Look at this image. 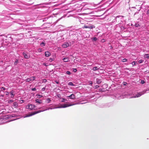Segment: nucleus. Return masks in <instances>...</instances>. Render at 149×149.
<instances>
[{"label": "nucleus", "instance_id": "nucleus-22", "mask_svg": "<svg viewBox=\"0 0 149 149\" xmlns=\"http://www.w3.org/2000/svg\"><path fill=\"white\" fill-rule=\"evenodd\" d=\"M36 95L37 96H38L39 97H40V98L42 97V95L39 94H37Z\"/></svg>", "mask_w": 149, "mask_h": 149}, {"label": "nucleus", "instance_id": "nucleus-9", "mask_svg": "<svg viewBox=\"0 0 149 149\" xmlns=\"http://www.w3.org/2000/svg\"><path fill=\"white\" fill-rule=\"evenodd\" d=\"M36 103H38L39 104H41L42 103V101L39 99H37L35 100Z\"/></svg>", "mask_w": 149, "mask_h": 149}, {"label": "nucleus", "instance_id": "nucleus-46", "mask_svg": "<svg viewBox=\"0 0 149 149\" xmlns=\"http://www.w3.org/2000/svg\"><path fill=\"white\" fill-rule=\"evenodd\" d=\"M21 101H22V102H21V103L23 102V100H22Z\"/></svg>", "mask_w": 149, "mask_h": 149}, {"label": "nucleus", "instance_id": "nucleus-16", "mask_svg": "<svg viewBox=\"0 0 149 149\" xmlns=\"http://www.w3.org/2000/svg\"><path fill=\"white\" fill-rule=\"evenodd\" d=\"M99 69V68H98L97 67H93V71H96V70H98Z\"/></svg>", "mask_w": 149, "mask_h": 149}, {"label": "nucleus", "instance_id": "nucleus-35", "mask_svg": "<svg viewBox=\"0 0 149 149\" xmlns=\"http://www.w3.org/2000/svg\"><path fill=\"white\" fill-rule=\"evenodd\" d=\"M141 83L142 84H144L145 83V82L143 80H141Z\"/></svg>", "mask_w": 149, "mask_h": 149}, {"label": "nucleus", "instance_id": "nucleus-32", "mask_svg": "<svg viewBox=\"0 0 149 149\" xmlns=\"http://www.w3.org/2000/svg\"><path fill=\"white\" fill-rule=\"evenodd\" d=\"M36 89L35 88H33L31 89V90L32 91H35L36 90Z\"/></svg>", "mask_w": 149, "mask_h": 149}, {"label": "nucleus", "instance_id": "nucleus-13", "mask_svg": "<svg viewBox=\"0 0 149 149\" xmlns=\"http://www.w3.org/2000/svg\"><path fill=\"white\" fill-rule=\"evenodd\" d=\"M18 105L17 102H15L13 104V107L15 108H17Z\"/></svg>", "mask_w": 149, "mask_h": 149}, {"label": "nucleus", "instance_id": "nucleus-10", "mask_svg": "<svg viewBox=\"0 0 149 149\" xmlns=\"http://www.w3.org/2000/svg\"><path fill=\"white\" fill-rule=\"evenodd\" d=\"M63 61L65 62H67L69 61V58L68 57H65L63 59Z\"/></svg>", "mask_w": 149, "mask_h": 149}, {"label": "nucleus", "instance_id": "nucleus-7", "mask_svg": "<svg viewBox=\"0 0 149 149\" xmlns=\"http://www.w3.org/2000/svg\"><path fill=\"white\" fill-rule=\"evenodd\" d=\"M23 54L24 55V58L26 59H28L30 58V56L27 55L25 53L23 52Z\"/></svg>", "mask_w": 149, "mask_h": 149}, {"label": "nucleus", "instance_id": "nucleus-45", "mask_svg": "<svg viewBox=\"0 0 149 149\" xmlns=\"http://www.w3.org/2000/svg\"><path fill=\"white\" fill-rule=\"evenodd\" d=\"M43 65L45 66H47V65H46V64L45 63H43Z\"/></svg>", "mask_w": 149, "mask_h": 149}, {"label": "nucleus", "instance_id": "nucleus-29", "mask_svg": "<svg viewBox=\"0 0 149 149\" xmlns=\"http://www.w3.org/2000/svg\"><path fill=\"white\" fill-rule=\"evenodd\" d=\"M123 84L124 85L126 86L127 84V83L126 82H124L123 83Z\"/></svg>", "mask_w": 149, "mask_h": 149}, {"label": "nucleus", "instance_id": "nucleus-11", "mask_svg": "<svg viewBox=\"0 0 149 149\" xmlns=\"http://www.w3.org/2000/svg\"><path fill=\"white\" fill-rule=\"evenodd\" d=\"M50 53L48 51L46 52H45V55L46 57H48L50 55Z\"/></svg>", "mask_w": 149, "mask_h": 149}, {"label": "nucleus", "instance_id": "nucleus-43", "mask_svg": "<svg viewBox=\"0 0 149 149\" xmlns=\"http://www.w3.org/2000/svg\"><path fill=\"white\" fill-rule=\"evenodd\" d=\"M99 87V86L96 85V88H98Z\"/></svg>", "mask_w": 149, "mask_h": 149}, {"label": "nucleus", "instance_id": "nucleus-33", "mask_svg": "<svg viewBox=\"0 0 149 149\" xmlns=\"http://www.w3.org/2000/svg\"><path fill=\"white\" fill-rule=\"evenodd\" d=\"M105 40L104 39H102L101 40V42H105Z\"/></svg>", "mask_w": 149, "mask_h": 149}, {"label": "nucleus", "instance_id": "nucleus-20", "mask_svg": "<svg viewBox=\"0 0 149 149\" xmlns=\"http://www.w3.org/2000/svg\"><path fill=\"white\" fill-rule=\"evenodd\" d=\"M145 57L147 58H149V55L148 54H146L145 55Z\"/></svg>", "mask_w": 149, "mask_h": 149}, {"label": "nucleus", "instance_id": "nucleus-2", "mask_svg": "<svg viewBox=\"0 0 149 149\" xmlns=\"http://www.w3.org/2000/svg\"><path fill=\"white\" fill-rule=\"evenodd\" d=\"M36 106L35 105L32 104H29L26 106L27 109L31 110L33 109Z\"/></svg>", "mask_w": 149, "mask_h": 149}, {"label": "nucleus", "instance_id": "nucleus-36", "mask_svg": "<svg viewBox=\"0 0 149 149\" xmlns=\"http://www.w3.org/2000/svg\"><path fill=\"white\" fill-rule=\"evenodd\" d=\"M65 99L64 98H63L62 99V102H65Z\"/></svg>", "mask_w": 149, "mask_h": 149}, {"label": "nucleus", "instance_id": "nucleus-25", "mask_svg": "<svg viewBox=\"0 0 149 149\" xmlns=\"http://www.w3.org/2000/svg\"><path fill=\"white\" fill-rule=\"evenodd\" d=\"M122 61L123 62H126L127 61V59H126V58H124L123 59V60Z\"/></svg>", "mask_w": 149, "mask_h": 149}, {"label": "nucleus", "instance_id": "nucleus-39", "mask_svg": "<svg viewBox=\"0 0 149 149\" xmlns=\"http://www.w3.org/2000/svg\"><path fill=\"white\" fill-rule=\"evenodd\" d=\"M6 95H9V92H6Z\"/></svg>", "mask_w": 149, "mask_h": 149}, {"label": "nucleus", "instance_id": "nucleus-37", "mask_svg": "<svg viewBox=\"0 0 149 149\" xmlns=\"http://www.w3.org/2000/svg\"><path fill=\"white\" fill-rule=\"evenodd\" d=\"M147 14L149 15V9H148L147 12Z\"/></svg>", "mask_w": 149, "mask_h": 149}, {"label": "nucleus", "instance_id": "nucleus-6", "mask_svg": "<svg viewBox=\"0 0 149 149\" xmlns=\"http://www.w3.org/2000/svg\"><path fill=\"white\" fill-rule=\"evenodd\" d=\"M42 111H41L40 110H39L37 111H36L32 112L30 115H29L28 116H31L32 115H33L35 114H37V113H40Z\"/></svg>", "mask_w": 149, "mask_h": 149}, {"label": "nucleus", "instance_id": "nucleus-15", "mask_svg": "<svg viewBox=\"0 0 149 149\" xmlns=\"http://www.w3.org/2000/svg\"><path fill=\"white\" fill-rule=\"evenodd\" d=\"M101 82V80L98 79H97V84H100Z\"/></svg>", "mask_w": 149, "mask_h": 149}, {"label": "nucleus", "instance_id": "nucleus-34", "mask_svg": "<svg viewBox=\"0 0 149 149\" xmlns=\"http://www.w3.org/2000/svg\"><path fill=\"white\" fill-rule=\"evenodd\" d=\"M135 61H133V62H132V64L133 65H135Z\"/></svg>", "mask_w": 149, "mask_h": 149}, {"label": "nucleus", "instance_id": "nucleus-30", "mask_svg": "<svg viewBox=\"0 0 149 149\" xmlns=\"http://www.w3.org/2000/svg\"><path fill=\"white\" fill-rule=\"evenodd\" d=\"M93 40L95 41L97 40V38L96 37H94L93 38Z\"/></svg>", "mask_w": 149, "mask_h": 149}, {"label": "nucleus", "instance_id": "nucleus-5", "mask_svg": "<svg viewBox=\"0 0 149 149\" xmlns=\"http://www.w3.org/2000/svg\"><path fill=\"white\" fill-rule=\"evenodd\" d=\"M62 46L63 48H66L69 46V44L68 42H65L63 44Z\"/></svg>", "mask_w": 149, "mask_h": 149}, {"label": "nucleus", "instance_id": "nucleus-24", "mask_svg": "<svg viewBox=\"0 0 149 149\" xmlns=\"http://www.w3.org/2000/svg\"><path fill=\"white\" fill-rule=\"evenodd\" d=\"M135 26L136 27H139V26H140V25H139V24H136L135 25Z\"/></svg>", "mask_w": 149, "mask_h": 149}, {"label": "nucleus", "instance_id": "nucleus-4", "mask_svg": "<svg viewBox=\"0 0 149 149\" xmlns=\"http://www.w3.org/2000/svg\"><path fill=\"white\" fill-rule=\"evenodd\" d=\"M95 28V26L93 25L92 26H87L86 25H84V27H83V28H89L90 29H92L93 28Z\"/></svg>", "mask_w": 149, "mask_h": 149}, {"label": "nucleus", "instance_id": "nucleus-44", "mask_svg": "<svg viewBox=\"0 0 149 149\" xmlns=\"http://www.w3.org/2000/svg\"><path fill=\"white\" fill-rule=\"evenodd\" d=\"M43 81L44 82H46L47 81V80L46 79H44Z\"/></svg>", "mask_w": 149, "mask_h": 149}, {"label": "nucleus", "instance_id": "nucleus-14", "mask_svg": "<svg viewBox=\"0 0 149 149\" xmlns=\"http://www.w3.org/2000/svg\"><path fill=\"white\" fill-rule=\"evenodd\" d=\"M10 94L11 95V97H13L15 95L14 94V91L13 90H12L10 92Z\"/></svg>", "mask_w": 149, "mask_h": 149}, {"label": "nucleus", "instance_id": "nucleus-42", "mask_svg": "<svg viewBox=\"0 0 149 149\" xmlns=\"http://www.w3.org/2000/svg\"><path fill=\"white\" fill-rule=\"evenodd\" d=\"M52 60H52V58H50V59H49V61H52Z\"/></svg>", "mask_w": 149, "mask_h": 149}, {"label": "nucleus", "instance_id": "nucleus-8", "mask_svg": "<svg viewBox=\"0 0 149 149\" xmlns=\"http://www.w3.org/2000/svg\"><path fill=\"white\" fill-rule=\"evenodd\" d=\"M67 97H69L71 99H74L75 98V96L74 94H72L70 95L67 96Z\"/></svg>", "mask_w": 149, "mask_h": 149}, {"label": "nucleus", "instance_id": "nucleus-40", "mask_svg": "<svg viewBox=\"0 0 149 149\" xmlns=\"http://www.w3.org/2000/svg\"><path fill=\"white\" fill-rule=\"evenodd\" d=\"M89 82H90V84H91V85H92V84H93V83H92V81H90Z\"/></svg>", "mask_w": 149, "mask_h": 149}, {"label": "nucleus", "instance_id": "nucleus-3", "mask_svg": "<svg viewBox=\"0 0 149 149\" xmlns=\"http://www.w3.org/2000/svg\"><path fill=\"white\" fill-rule=\"evenodd\" d=\"M76 104H72L69 103H67L62 105L61 107L62 108H65L68 107L73 106Z\"/></svg>", "mask_w": 149, "mask_h": 149}, {"label": "nucleus", "instance_id": "nucleus-41", "mask_svg": "<svg viewBox=\"0 0 149 149\" xmlns=\"http://www.w3.org/2000/svg\"><path fill=\"white\" fill-rule=\"evenodd\" d=\"M45 88H42V90L43 91H44L45 90Z\"/></svg>", "mask_w": 149, "mask_h": 149}, {"label": "nucleus", "instance_id": "nucleus-21", "mask_svg": "<svg viewBox=\"0 0 149 149\" xmlns=\"http://www.w3.org/2000/svg\"><path fill=\"white\" fill-rule=\"evenodd\" d=\"M18 62V60L17 59H16L15 61L14 62V64L16 65Z\"/></svg>", "mask_w": 149, "mask_h": 149}, {"label": "nucleus", "instance_id": "nucleus-17", "mask_svg": "<svg viewBox=\"0 0 149 149\" xmlns=\"http://www.w3.org/2000/svg\"><path fill=\"white\" fill-rule=\"evenodd\" d=\"M68 85L70 86H74V84L72 82H70L68 83Z\"/></svg>", "mask_w": 149, "mask_h": 149}, {"label": "nucleus", "instance_id": "nucleus-1", "mask_svg": "<svg viewBox=\"0 0 149 149\" xmlns=\"http://www.w3.org/2000/svg\"><path fill=\"white\" fill-rule=\"evenodd\" d=\"M36 79L35 77H30L29 78H27L25 80V81L26 82H29L31 81H33L35 80Z\"/></svg>", "mask_w": 149, "mask_h": 149}, {"label": "nucleus", "instance_id": "nucleus-23", "mask_svg": "<svg viewBox=\"0 0 149 149\" xmlns=\"http://www.w3.org/2000/svg\"><path fill=\"white\" fill-rule=\"evenodd\" d=\"M143 61V60L141 59L139 61V63H142Z\"/></svg>", "mask_w": 149, "mask_h": 149}, {"label": "nucleus", "instance_id": "nucleus-38", "mask_svg": "<svg viewBox=\"0 0 149 149\" xmlns=\"http://www.w3.org/2000/svg\"><path fill=\"white\" fill-rule=\"evenodd\" d=\"M55 83H56L57 84H58L59 82L58 81H57L56 80L55 81Z\"/></svg>", "mask_w": 149, "mask_h": 149}, {"label": "nucleus", "instance_id": "nucleus-28", "mask_svg": "<svg viewBox=\"0 0 149 149\" xmlns=\"http://www.w3.org/2000/svg\"><path fill=\"white\" fill-rule=\"evenodd\" d=\"M73 71L74 72H76L77 71V70L76 69V68H73Z\"/></svg>", "mask_w": 149, "mask_h": 149}, {"label": "nucleus", "instance_id": "nucleus-18", "mask_svg": "<svg viewBox=\"0 0 149 149\" xmlns=\"http://www.w3.org/2000/svg\"><path fill=\"white\" fill-rule=\"evenodd\" d=\"M45 43L44 42H42L41 44H40V45L42 46H45Z\"/></svg>", "mask_w": 149, "mask_h": 149}, {"label": "nucleus", "instance_id": "nucleus-27", "mask_svg": "<svg viewBox=\"0 0 149 149\" xmlns=\"http://www.w3.org/2000/svg\"><path fill=\"white\" fill-rule=\"evenodd\" d=\"M13 101L12 100H9L8 102V103H10V102H13Z\"/></svg>", "mask_w": 149, "mask_h": 149}, {"label": "nucleus", "instance_id": "nucleus-31", "mask_svg": "<svg viewBox=\"0 0 149 149\" xmlns=\"http://www.w3.org/2000/svg\"><path fill=\"white\" fill-rule=\"evenodd\" d=\"M1 90H3V91H5L6 89L5 88L3 87H2L1 88Z\"/></svg>", "mask_w": 149, "mask_h": 149}, {"label": "nucleus", "instance_id": "nucleus-19", "mask_svg": "<svg viewBox=\"0 0 149 149\" xmlns=\"http://www.w3.org/2000/svg\"><path fill=\"white\" fill-rule=\"evenodd\" d=\"M47 103H49L51 101V100H50V99L49 98H48L47 99Z\"/></svg>", "mask_w": 149, "mask_h": 149}, {"label": "nucleus", "instance_id": "nucleus-12", "mask_svg": "<svg viewBox=\"0 0 149 149\" xmlns=\"http://www.w3.org/2000/svg\"><path fill=\"white\" fill-rule=\"evenodd\" d=\"M142 95V94L141 93H138L136 95L134 96V97L136 98V97H140L141 95Z\"/></svg>", "mask_w": 149, "mask_h": 149}, {"label": "nucleus", "instance_id": "nucleus-26", "mask_svg": "<svg viewBox=\"0 0 149 149\" xmlns=\"http://www.w3.org/2000/svg\"><path fill=\"white\" fill-rule=\"evenodd\" d=\"M66 73L68 75H70L71 74L70 72L68 71L66 72Z\"/></svg>", "mask_w": 149, "mask_h": 149}]
</instances>
